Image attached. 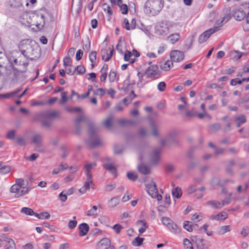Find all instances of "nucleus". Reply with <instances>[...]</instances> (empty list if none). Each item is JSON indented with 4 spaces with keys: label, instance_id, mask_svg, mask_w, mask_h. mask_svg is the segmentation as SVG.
I'll return each mask as SVG.
<instances>
[{
    "label": "nucleus",
    "instance_id": "1",
    "mask_svg": "<svg viewBox=\"0 0 249 249\" xmlns=\"http://www.w3.org/2000/svg\"><path fill=\"white\" fill-rule=\"evenodd\" d=\"M7 57L11 64L5 69V75L13 81H23L26 78L24 73L28 65V59L17 50L9 53Z\"/></svg>",
    "mask_w": 249,
    "mask_h": 249
},
{
    "label": "nucleus",
    "instance_id": "2",
    "mask_svg": "<svg viewBox=\"0 0 249 249\" xmlns=\"http://www.w3.org/2000/svg\"><path fill=\"white\" fill-rule=\"evenodd\" d=\"M20 53L28 59H35L40 55V48L34 40L26 39L21 40L19 44Z\"/></svg>",
    "mask_w": 249,
    "mask_h": 249
},
{
    "label": "nucleus",
    "instance_id": "3",
    "mask_svg": "<svg viewBox=\"0 0 249 249\" xmlns=\"http://www.w3.org/2000/svg\"><path fill=\"white\" fill-rule=\"evenodd\" d=\"M19 21L25 26L35 25L38 29H41L45 24L43 14L36 12L23 13L19 18Z\"/></svg>",
    "mask_w": 249,
    "mask_h": 249
},
{
    "label": "nucleus",
    "instance_id": "4",
    "mask_svg": "<svg viewBox=\"0 0 249 249\" xmlns=\"http://www.w3.org/2000/svg\"><path fill=\"white\" fill-rule=\"evenodd\" d=\"M163 0H148L145 3L144 12L148 16H155L161 10Z\"/></svg>",
    "mask_w": 249,
    "mask_h": 249
},
{
    "label": "nucleus",
    "instance_id": "5",
    "mask_svg": "<svg viewBox=\"0 0 249 249\" xmlns=\"http://www.w3.org/2000/svg\"><path fill=\"white\" fill-rule=\"evenodd\" d=\"M146 190L147 193L153 198H157L158 201L162 200L161 195L158 194L156 183L151 179L149 183L145 184Z\"/></svg>",
    "mask_w": 249,
    "mask_h": 249
},
{
    "label": "nucleus",
    "instance_id": "6",
    "mask_svg": "<svg viewBox=\"0 0 249 249\" xmlns=\"http://www.w3.org/2000/svg\"><path fill=\"white\" fill-rule=\"evenodd\" d=\"M89 138L86 141L87 144L92 147L99 145L101 143V140L96 135V129L93 127H91L89 129Z\"/></svg>",
    "mask_w": 249,
    "mask_h": 249
},
{
    "label": "nucleus",
    "instance_id": "7",
    "mask_svg": "<svg viewBox=\"0 0 249 249\" xmlns=\"http://www.w3.org/2000/svg\"><path fill=\"white\" fill-rule=\"evenodd\" d=\"M174 25V24L171 22H160L156 28V34L160 36H165L169 33L171 28Z\"/></svg>",
    "mask_w": 249,
    "mask_h": 249
},
{
    "label": "nucleus",
    "instance_id": "8",
    "mask_svg": "<svg viewBox=\"0 0 249 249\" xmlns=\"http://www.w3.org/2000/svg\"><path fill=\"white\" fill-rule=\"evenodd\" d=\"M30 190V189H21L20 187L15 185H13L10 189V192L15 194V197L16 198H18L28 194Z\"/></svg>",
    "mask_w": 249,
    "mask_h": 249
},
{
    "label": "nucleus",
    "instance_id": "9",
    "mask_svg": "<svg viewBox=\"0 0 249 249\" xmlns=\"http://www.w3.org/2000/svg\"><path fill=\"white\" fill-rule=\"evenodd\" d=\"M193 240L195 241L196 249H210L209 242L203 238L196 236L193 237Z\"/></svg>",
    "mask_w": 249,
    "mask_h": 249
},
{
    "label": "nucleus",
    "instance_id": "10",
    "mask_svg": "<svg viewBox=\"0 0 249 249\" xmlns=\"http://www.w3.org/2000/svg\"><path fill=\"white\" fill-rule=\"evenodd\" d=\"M162 224L166 226L172 232L177 233L178 231L177 225L168 217H163L161 218Z\"/></svg>",
    "mask_w": 249,
    "mask_h": 249
},
{
    "label": "nucleus",
    "instance_id": "11",
    "mask_svg": "<svg viewBox=\"0 0 249 249\" xmlns=\"http://www.w3.org/2000/svg\"><path fill=\"white\" fill-rule=\"evenodd\" d=\"M230 19L228 16H225L217 19L213 28L211 29L215 33L221 29L222 26Z\"/></svg>",
    "mask_w": 249,
    "mask_h": 249
},
{
    "label": "nucleus",
    "instance_id": "12",
    "mask_svg": "<svg viewBox=\"0 0 249 249\" xmlns=\"http://www.w3.org/2000/svg\"><path fill=\"white\" fill-rule=\"evenodd\" d=\"M110 241L108 238H103L97 244L96 249H115L113 246H110Z\"/></svg>",
    "mask_w": 249,
    "mask_h": 249
},
{
    "label": "nucleus",
    "instance_id": "13",
    "mask_svg": "<svg viewBox=\"0 0 249 249\" xmlns=\"http://www.w3.org/2000/svg\"><path fill=\"white\" fill-rule=\"evenodd\" d=\"M184 53L180 51L173 50L170 53V58L173 61L180 62L184 59Z\"/></svg>",
    "mask_w": 249,
    "mask_h": 249
},
{
    "label": "nucleus",
    "instance_id": "14",
    "mask_svg": "<svg viewBox=\"0 0 249 249\" xmlns=\"http://www.w3.org/2000/svg\"><path fill=\"white\" fill-rule=\"evenodd\" d=\"M23 3L28 6L29 2L27 0H10V6L14 9L21 10L23 6Z\"/></svg>",
    "mask_w": 249,
    "mask_h": 249
},
{
    "label": "nucleus",
    "instance_id": "15",
    "mask_svg": "<svg viewBox=\"0 0 249 249\" xmlns=\"http://www.w3.org/2000/svg\"><path fill=\"white\" fill-rule=\"evenodd\" d=\"M147 77H155L159 75V70L158 66L156 65L150 66L145 72Z\"/></svg>",
    "mask_w": 249,
    "mask_h": 249
},
{
    "label": "nucleus",
    "instance_id": "16",
    "mask_svg": "<svg viewBox=\"0 0 249 249\" xmlns=\"http://www.w3.org/2000/svg\"><path fill=\"white\" fill-rule=\"evenodd\" d=\"M149 124L152 135L155 137H158L159 135V124L153 119H151L149 122Z\"/></svg>",
    "mask_w": 249,
    "mask_h": 249
},
{
    "label": "nucleus",
    "instance_id": "17",
    "mask_svg": "<svg viewBox=\"0 0 249 249\" xmlns=\"http://www.w3.org/2000/svg\"><path fill=\"white\" fill-rule=\"evenodd\" d=\"M43 142L42 134L38 132H34L31 136V143L33 144H39Z\"/></svg>",
    "mask_w": 249,
    "mask_h": 249
},
{
    "label": "nucleus",
    "instance_id": "18",
    "mask_svg": "<svg viewBox=\"0 0 249 249\" xmlns=\"http://www.w3.org/2000/svg\"><path fill=\"white\" fill-rule=\"evenodd\" d=\"M114 49L113 46L109 48V50L107 49H103L101 50V55L102 59L106 62L108 61L111 58L113 54Z\"/></svg>",
    "mask_w": 249,
    "mask_h": 249
},
{
    "label": "nucleus",
    "instance_id": "19",
    "mask_svg": "<svg viewBox=\"0 0 249 249\" xmlns=\"http://www.w3.org/2000/svg\"><path fill=\"white\" fill-rule=\"evenodd\" d=\"M213 33H214V32L211 28L205 31L199 36L198 39V42L199 43H204L207 40L210 36Z\"/></svg>",
    "mask_w": 249,
    "mask_h": 249
},
{
    "label": "nucleus",
    "instance_id": "20",
    "mask_svg": "<svg viewBox=\"0 0 249 249\" xmlns=\"http://www.w3.org/2000/svg\"><path fill=\"white\" fill-rule=\"evenodd\" d=\"M82 0H78V1L75 3L74 0L72 1L71 5L72 12L75 13V16H77L81 10L82 1Z\"/></svg>",
    "mask_w": 249,
    "mask_h": 249
},
{
    "label": "nucleus",
    "instance_id": "21",
    "mask_svg": "<svg viewBox=\"0 0 249 249\" xmlns=\"http://www.w3.org/2000/svg\"><path fill=\"white\" fill-rule=\"evenodd\" d=\"M113 117L111 115L108 116L103 122V124L108 130H112L114 125L112 123Z\"/></svg>",
    "mask_w": 249,
    "mask_h": 249
},
{
    "label": "nucleus",
    "instance_id": "22",
    "mask_svg": "<svg viewBox=\"0 0 249 249\" xmlns=\"http://www.w3.org/2000/svg\"><path fill=\"white\" fill-rule=\"evenodd\" d=\"M92 183V177H86V180L84 183L83 187H82L79 190V192L82 194H85L87 190L89 189V186Z\"/></svg>",
    "mask_w": 249,
    "mask_h": 249
},
{
    "label": "nucleus",
    "instance_id": "23",
    "mask_svg": "<svg viewBox=\"0 0 249 249\" xmlns=\"http://www.w3.org/2000/svg\"><path fill=\"white\" fill-rule=\"evenodd\" d=\"M96 164L95 162H87L84 166L85 173L86 177H92L90 173V171L96 167Z\"/></svg>",
    "mask_w": 249,
    "mask_h": 249
},
{
    "label": "nucleus",
    "instance_id": "24",
    "mask_svg": "<svg viewBox=\"0 0 249 249\" xmlns=\"http://www.w3.org/2000/svg\"><path fill=\"white\" fill-rule=\"evenodd\" d=\"M1 237L4 242L8 244L5 249H16L15 243L11 238L6 237L4 234H1Z\"/></svg>",
    "mask_w": 249,
    "mask_h": 249
},
{
    "label": "nucleus",
    "instance_id": "25",
    "mask_svg": "<svg viewBox=\"0 0 249 249\" xmlns=\"http://www.w3.org/2000/svg\"><path fill=\"white\" fill-rule=\"evenodd\" d=\"M14 185L20 187L21 189H30L28 187V182L22 178H17L16 179V183Z\"/></svg>",
    "mask_w": 249,
    "mask_h": 249
},
{
    "label": "nucleus",
    "instance_id": "26",
    "mask_svg": "<svg viewBox=\"0 0 249 249\" xmlns=\"http://www.w3.org/2000/svg\"><path fill=\"white\" fill-rule=\"evenodd\" d=\"M78 228L79 230V235L81 236L86 235L89 230V226L85 223L80 224Z\"/></svg>",
    "mask_w": 249,
    "mask_h": 249
},
{
    "label": "nucleus",
    "instance_id": "27",
    "mask_svg": "<svg viewBox=\"0 0 249 249\" xmlns=\"http://www.w3.org/2000/svg\"><path fill=\"white\" fill-rule=\"evenodd\" d=\"M21 91L20 89H18L15 91L3 94H0V98H5L7 99H10L14 97H16L17 94Z\"/></svg>",
    "mask_w": 249,
    "mask_h": 249
},
{
    "label": "nucleus",
    "instance_id": "28",
    "mask_svg": "<svg viewBox=\"0 0 249 249\" xmlns=\"http://www.w3.org/2000/svg\"><path fill=\"white\" fill-rule=\"evenodd\" d=\"M180 38V34L178 33H176L175 34H172L170 35L168 37V41H169L171 44H174L177 42L179 41Z\"/></svg>",
    "mask_w": 249,
    "mask_h": 249
},
{
    "label": "nucleus",
    "instance_id": "29",
    "mask_svg": "<svg viewBox=\"0 0 249 249\" xmlns=\"http://www.w3.org/2000/svg\"><path fill=\"white\" fill-rule=\"evenodd\" d=\"M206 204L207 205L214 209H220L222 207L221 203L215 200L209 201L207 202Z\"/></svg>",
    "mask_w": 249,
    "mask_h": 249
},
{
    "label": "nucleus",
    "instance_id": "30",
    "mask_svg": "<svg viewBox=\"0 0 249 249\" xmlns=\"http://www.w3.org/2000/svg\"><path fill=\"white\" fill-rule=\"evenodd\" d=\"M103 167L105 169L110 172L114 177L117 176V171L116 167L112 164H104Z\"/></svg>",
    "mask_w": 249,
    "mask_h": 249
},
{
    "label": "nucleus",
    "instance_id": "31",
    "mask_svg": "<svg viewBox=\"0 0 249 249\" xmlns=\"http://www.w3.org/2000/svg\"><path fill=\"white\" fill-rule=\"evenodd\" d=\"M173 63L172 60H168L160 64V68L165 71H168L173 67Z\"/></svg>",
    "mask_w": 249,
    "mask_h": 249
},
{
    "label": "nucleus",
    "instance_id": "32",
    "mask_svg": "<svg viewBox=\"0 0 249 249\" xmlns=\"http://www.w3.org/2000/svg\"><path fill=\"white\" fill-rule=\"evenodd\" d=\"M234 121L236 123V126L239 127L242 124L247 122V119L245 115H240L235 119Z\"/></svg>",
    "mask_w": 249,
    "mask_h": 249
},
{
    "label": "nucleus",
    "instance_id": "33",
    "mask_svg": "<svg viewBox=\"0 0 249 249\" xmlns=\"http://www.w3.org/2000/svg\"><path fill=\"white\" fill-rule=\"evenodd\" d=\"M246 14V12L238 10L235 12L233 16L236 20L241 21L245 18Z\"/></svg>",
    "mask_w": 249,
    "mask_h": 249
},
{
    "label": "nucleus",
    "instance_id": "34",
    "mask_svg": "<svg viewBox=\"0 0 249 249\" xmlns=\"http://www.w3.org/2000/svg\"><path fill=\"white\" fill-rule=\"evenodd\" d=\"M137 224L141 226L139 229V232L140 234L143 233L148 227L145 222L142 220H138L137 222Z\"/></svg>",
    "mask_w": 249,
    "mask_h": 249
},
{
    "label": "nucleus",
    "instance_id": "35",
    "mask_svg": "<svg viewBox=\"0 0 249 249\" xmlns=\"http://www.w3.org/2000/svg\"><path fill=\"white\" fill-rule=\"evenodd\" d=\"M231 231V227L229 225L221 226L217 230V233L219 235H223Z\"/></svg>",
    "mask_w": 249,
    "mask_h": 249
},
{
    "label": "nucleus",
    "instance_id": "36",
    "mask_svg": "<svg viewBox=\"0 0 249 249\" xmlns=\"http://www.w3.org/2000/svg\"><path fill=\"white\" fill-rule=\"evenodd\" d=\"M172 194L173 197L176 198H179L182 196V191L180 188L177 187L173 189Z\"/></svg>",
    "mask_w": 249,
    "mask_h": 249
},
{
    "label": "nucleus",
    "instance_id": "37",
    "mask_svg": "<svg viewBox=\"0 0 249 249\" xmlns=\"http://www.w3.org/2000/svg\"><path fill=\"white\" fill-rule=\"evenodd\" d=\"M16 142L18 145L20 146H24L27 143L26 139L22 136L17 137L16 138Z\"/></svg>",
    "mask_w": 249,
    "mask_h": 249
},
{
    "label": "nucleus",
    "instance_id": "38",
    "mask_svg": "<svg viewBox=\"0 0 249 249\" xmlns=\"http://www.w3.org/2000/svg\"><path fill=\"white\" fill-rule=\"evenodd\" d=\"M228 217V215L225 212H222L217 215L212 216V219L216 220H225Z\"/></svg>",
    "mask_w": 249,
    "mask_h": 249
},
{
    "label": "nucleus",
    "instance_id": "39",
    "mask_svg": "<svg viewBox=\"0 0 249 249\" xmlns=\"http://www.w3.org/2000/svg\"><path fill=\"white\" fill-rule=\"evenodd\" d=\"M35 216L39 219H48L50 217V214L48 212H44L40 213H36Z\"/></svg>",
    "mask_w": 249,
    "mask_h": 249
},
{
    "label": "nucleus",
    "instance_id": "40",
    "mask_svg": "<svg viewBox=\"0 0 249 249\" xmlns=\"http://www.w3.org/2000/svg\"><path fill=\"white\" fill-rule=\"evenodd\" d=\"M41 125L43 127L49 128L52 124V122L50 119L46 116V118L42 119L41 121Z\"/></svg>",
    "mask_w": 249,
    "mask_h": 249
},
{
    "label": "nucleus",
    "instance_id": "41",
    "mask_svg": "<svg viewBox=\"0 0 249 249\" xmlns=\"http://www.w3.org/2000/svg\"><path fill=\"white\" fill-rule=\"evenodd\" d=\"M20 212L21 213H24L26 215H35V214L36 213L34 212V211L30 208H28V207H23L22 208L21 210H20Z\"/></svg>",
    "mask_w": 249,
    "mask_h": 249
},
{
    "label": "nucleus",
    "instance_id": "42",
    "mask_svg": "<svg viewBox=\"0 0 249 249\" xmlns=\"http://www.w3.org/2000/svg\"><path fill=\"white\" fill-rule=\"evenodd\" d=\"M133 54L132 53L129 51H126L125 52L124 55V60L125 61H129L130 63H133L135 61V58L134 59H131V57L132 56Z\"/></svg>",
    "mask_w": 249,
    "mask_h": 249
},
{
    "label": "nucleus",
    "instance_id": "43",
    "mask_svg": "<svg viewBox=\"0 0 249 249\" xmlns=\"http://www.w3.org/2000/svg\"><path fill=\"white\" fill-rule=\"evenodd\" d=\"M160 153V150L158 149L155 150L153 152L151 156V160L154 163H156L158 161L159 159V155Z\"/></svg>",
    "mask_w": 249,
    "mask_h": 249
},
{
    "label": "nucleus",
    "instance_id": "44",
    "mask_svg": "<svg viewBox=\"0 0 249 249\" xmlns=\"http://www.w3.org/2000/svg\"><path fill=\"white\" fill-rule=\"evenodd\" d=\"M6 59V56L5 54L2 52H0V69H4V71L5 72V69H7V66L6 67H3V64L4 63V61Z\"/></svg>",
    "mask_w": 249,
    "mask_h": 249
},
{
    "label": "nucleus",
    "instance_id": "45",
    "mask_svg": "<svg viewBox=\"0 0 249 249\" xmlns=\"http://www.w3.org/2000/svg\"><path fill=\"white\" fill-rule=\"evenodd\" d=\"M61 151L62 152L61 157L62 158H66L68 157L69 153V149L66 145H62L61 147Z\"/></svg>",
    "mask_w": 249,
    "mask_h": 249
},
{
    "label": "nucleus",
    "instance_id": "46",
    "mask_svg": "<svg viewBox=\"0 0 249 249\" xmlns=\"http://www.w3.org/2000/svg\"><path fill=\"white\" fill-rule=\"evenodd\" d=\"M97 207L92 206V208L87 212V215L89 216H94L97 215Z\"/></svg>",
    "mask_w": 249,
    "mask_h": 249
},
{
    "label": "nucleus",
    "instance_id": "47",
    "mask_svg": "<svg viewBox=\"0 0 249 249\" xmlns=\"http://www.w3.org/2000/svg\"><path fill=\"white\" fill-rule=\"evenodd\" d=\"M138 169L140 172L143 174H148L150 173L149 169L146 165L143 164L139 165Z\"/></svg>",
    "mask_w": 249,
    "mask_h": 249
},
{
    "label": "nucleus",
    "instance_id": "48",
    "mask_svg": "<svg viewBox=\"0 0 249 249\" xmlns=\"http://www.w3.org/2000/svg\"><path fill=\"white\" fill-rule=\"evenodd\" d=\"M135 96L136 95L134 91L132 90L131 93L127 97L124 99L123 101L124 103L127 104L130 103Z\"/></svg>",
    "mask_w": 249,
    "mask_h": 249
},
{
    "label": "nucleus",
    "instance_id": "49",
    "mask_svg": "<svg viewBox=\"0 0 249 249\" xmlns=\"http://www.w3.org/2000/svg\"><path fill=\"white\" fill-rule=\"evenodd\" d=\"M119 200L118 198L113 197L109 200L108 202L109 206L111 208L115 207L119 204Z\"/></svg>",
    "mask_w": 249,
    "mask_h": 249
},
{
    "label": "nucleus",
    "instance_id": "50",
    "mask_svg": "<svg viewBox=\"0 0 249 249\" xmlns=\"http://www.w3.org/2000/svg\"><path fill=\"white\" fill-rule=\"evenodd\" d=\"M143 240V238L137 237L133 241L132 244L134 246L139 247L141 245Z\"/></svg>",
    "mask_w": 249,
    "mask_h": 249
},
{
    "label": "nucleus",
    "instance_id": "51",
    "mask_svg": "<svg viewBox=\"0 0 249 249\" xmlns=\"http://www.w3.org/2000/svg\"><path fill=\"white\" fill-rule=\"evenodd\" d=\"M184 249H194L191 242L187 238L183 240Z\"/></svg>",
    "mask_w": 249,
    "mask_h": 249
},
{
    "label": "nucleus",
    "instance_id": "52",
    "mask_svg": "<svg viewBox=\"0 0 249 249\" xmlns=\"http://www.w3.org/2000/svg\"><path fill=\"white\" fill-rule=\"evenodd\" d=\"M124 150V148L122 145H116L114 147V152L115 154H121Z\"/></svg>",
    "mask_w": 249,
    "mask_h": 249
},
{
    "label": "nucleus",
    "instance_id": "53",
    "mask_svg": "<svg viewBox=\"0 0 249 249\" xmlns=\"http://www.w3.org/2000/svg\"><path fill=\"white\" fill-rule=\"evenodd\" d=\"M59 112L56 111H53L49 112L47 114L46 116L50 119H53L59 116Z\"/></svg>",
    "mask_w": 249,
    "mask_h": 249
},
{
    "label": "nucleus",
    "instance_id": "54",
    "mask_svg": "<svg viewBox=\"0 0 249 249\" xmlns=\"http://www.w3.org/2000/svg\"><path fill=\"white\" fill-rule=\"evenodd\" d=\"M68 94V92L67 91H65L61 93V99L60 101V103L61 104H64L67 102L68 99L67 97Z\"/></svg>",
    "mask_w": 249,
    "mask_h": 249
},
{
    "label": "nucleus",
    "instance_id": "55",
    "mask_svg": "<svg viewBox=\"0 0 249 249\" xmlns=\"http://www.w3.org/2000/svg\"><path fill=\"white\" fill-rule=\"evenodd\" d=\"M242 54L243 53H240L236 51H234L231 52V57L236 60H238L239 58H240L242 56Z\"/></svg>",
    "mask_w": 249,
    "mask_h": 249
},
{
    "label": "nucleus",
    "instance_id": "56",
    "mask_svg": "<svg viewBox=\"0 0 249 249\" xmlns=\"http://www.w3.org/2000/svg\"><path fill=\"white\" fill-rule=\"evenodd\" d=\"M16 131L11 130L8 131L7 133L6 138L10 140H14L16 136Z\"/></svg>",
    "mask_w": 249,
    "mask_h": 249
},
{
    "label": "nucleus",
    "instance_id": "57",
    "mask_svg": "<svg viewBox=\"0 0 249 249\" xmlns=\"http://www.w3.org/2000/svg\"><path fill=\"white\" fill-rule=\"evenodd\" d=\"M11 168L9 166H2L0 168V172L3 174H6L10 172Z\"/></svg>",
    "mask_w": 249,
    "mask_h": 249
},
{
    "label": "nucleus",
    "instance_id": "58",
    "mask_svg": "<svg viewBox=\"0 0 249 249\" xmlns=\"http://www.w3.org/2000/svg\"><path fill=\"white\" fill-rule=\"evenodd\" d=\"M97 53L95 51H93L89 55V60L92 63V66H93V63L96 59Z\"/></svg>",
    "mask_w": 249,
    "mask_h": 249
},
{
    "label": "nucleus",
    "instance_id": "59",
    "mask_svg": "<svg viewBox=\"0 0 249 249\" xmlns=\"http://www.w3.org/2000/svg\"><path fill=\"white\" fill-rule=\"evenodd\" d=\"M36 149V150L39 152H43L45 150V146L43 145L42 143L39 144H36L34 145Z\"/></svg>",
    "mask_w": 249,
    "mask_h": 249
},
{
    "label": "nucleus",
    "instance_id": "60",
    "mask_svg": "<svg viewBox=\"0 0 249 249\" xmlns=\"http://www.w3.org/2000/svg\"><path fill=\"white\" fill-rule=\"evenodd\" d=\"M158 89L160 91L162 92L165 90L166 89V84L164 82H160L157 86Z\"/></svg>",
    "mask_w": 249,
    "mask_h": 249
},
{
    "label": "nucleus",
    "instance_id": "61",
    "mask_svg": "<svg viewBox=\"0 0 249 249\" xmlns=\"http://www.w3.org/2000/svg\"><path fill=\"white\" fill-rule=\"evenodd\" d=\"M127 176L129 179L132 181L136 180L138 178V176L136 174L133 172H128L127 173Z\"/></svg>",
    "mask_w": 249,
    "mask_h": 249
},
{
    "label": "nucleus",
    "instance_id": "62",
    "mask_svg": "<svg viewBox=\"0 0 249 249\" xmlns=\"http://www.w3.org/2000/svg\"><path fill=\"white\" fill-rule=\"evenodd\" d=\"M139 134L142 137L146 136L148 135L147 129L143 127L140 128L139 130Z\"/></svg>",
    "mask_w": 249,
    "mask_h": 249
},
{
    "label": "nucleus",
    "instance_id": "63",
    "mask_svg": "<svg viewBox=\"0 0 249 249\" xmlns=\"http://www.w3.org/2000/svg\"><path fill=\"white\" fill-rule=\"evenodd\" d=\"M115 231L117 234L120 232L123 229V227L119 224H116L111 227Z\"/></svg>",
    "mask_w": 249,
    "mask_h": 249
},
{
    "label": "nucleus",
    "instance_id": "64",
    "mask_svg": "<svg viewBox=\"0 0 249 249\" xmlns=\"http://www.w3.org/2000/svg\"><path fill=\"white\" fill-rule=\"evenodd\" d=\"M210 128L213 131L216 132L221 128V125L219 123H215L211 125Z\"/></svg>",
    "mask_w": 249,
    "mask_h": 249
}]
</instances>
